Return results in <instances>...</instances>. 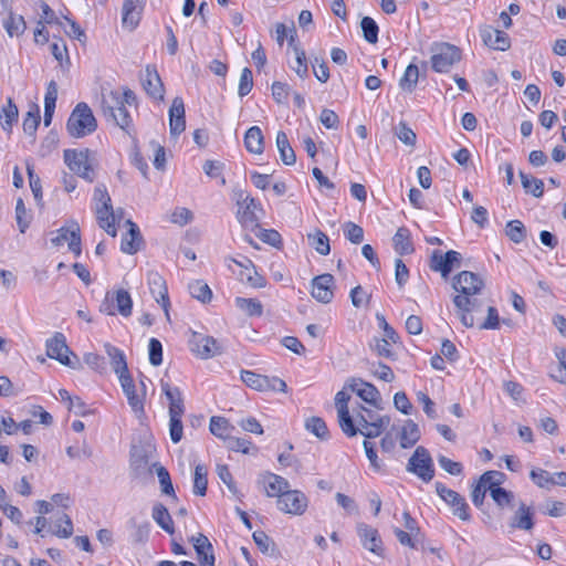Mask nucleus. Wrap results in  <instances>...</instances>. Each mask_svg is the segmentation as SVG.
I'll return each instance as SVG.
<instances>
[{
  "mask_svg": "<svg viewBox=\"0 0 566 566\" xmlns=\"http://www.w3.org/2000/svg\"><path fill=\"white\" fill-rule=\"evenodd\" d=\"M186 128L185 104L181 97L172 99L169 108V130L171 136H179Z\"/></svg>",
  "mask_w": 566,
  "mask_h": 566,
  "instance_id": "nucleus-21",
  "label": "nucleus"
},
{
  "mask_svg": "<svg viewBox=\"0 0 566 566\" xmlns=\"http://www.w3.org/2000/svg\"><path fill=\"white\" fill-rule=\"evenodd\" d=\"M345 388L356 392L364 401L371 405H375L379 398L378 389L373 384L366 382L360 378H349L346 381Z\"/></svg>",
  "mask_w": 566,
  "mask_h": 566,
  "instance_id": "nucleus-22",
  "label": "nucleus"
},
{
  "mask_svg": "<svg viewBox=\"0 0 566 566\" xmlns=\"http://www.w3.org/2000/svg\"><path fill=\"white\" fill-rule=\"evenodd\" d=\"M241 380L250 388L258 391H269V377L252 370H241Z\"/></svg>",
  "mask_w": 566,
  "mask_h": 566,
  "instance_id": "nucleus-37",
  "label": "nucleus"
},
{
  "mask_svg": "<svg viewBox=\"0 0 566 566\" xmlns=\"http://www.w3.org/2000/svg\"><path fill=\"white\" fill-rule=\"evenodd\" d=\"M357 534L361 541L363 546L377 556H384L382 541L376 528L365 524H357Z\"/></svg>",
  "mask_w": 566,
  "mask_h": 566,
  "instance_id": "nucleus-18",
  "label": "nucleus"
},
{
  "mask_svg": "<svg viewBox=\"0 0 566 566\" xmlns=\"http://www.w3.org/2000/svg\"><path fill=\"white\" fill-rule=\"evenodd\" d=\"M431 52V66L438 73L448 72L461 60V51L453 44L436 43Z\"/></svg>",
  "mask_w": 566,
  "mask_h": 566,
  "instance_id": "nucleus-6",
  "label": "nucleus"
},
{
  "mask_svg": "<svg viewBox=\"0 0 566 566\" xmlns=\"http://www.w3.org/2000/svg\"><path fill=\"white\" fill-rule=\"evenodd\" d=\"M506 235L515 243H520L525 238V229L520 220H512L506 226Z\"/></svg>",
  "mask_w": 566,
  "mask_h": 566,
  "instance_id": "nucleus-63",
  "label": "nucleus"
},
{
  "mask_svg": "<svg viewBox=\"0 0 566 566\" xmlns=\"http://www.w3.org/2000/svg\"><path fill=\"white\" fill-rule=\"evenodd\" d=\"M458 294L453 297L454 306L460 313L461 323L467 327L474 325L473 314L482 313L491 297L484 291V285H452Z\"/></svg>",
  "mask_w": 566,
  "mask_h": 566,
  "instance_id": "nucleus-1",
  "label": "nucleus"
},
{
  "mask_svg": "<svg viewBox=\"0 0 566 566\" xmlns=\"http://www.w3.org/2000/svg\"><path fill=\"white\" fill-rule=\"evenodd\" d=\"M45 346L46 355L50 358L55 359L60 364L72 369H77L80 367L78 357L70 349L66 344V338L62 333L56 332L46 340Z\"/></svg>",
  "mask_w": 566,
  "mask_h": 566,
  "instance_id": "nucleus-5",
  "label": "nucleus"
},
{
  "mask_svg": "<svg viewBox=\"0 0 566 566\" xmlns=\"http://www.w3.org/2000/svg\"><path fill=\"white\" fill-rule=\"evenodd\" d=\"M436 491L438 495L452 507L453 514L462 521H469L471 515L469 513V505L465 499L458 492L448 489L441 482H436Z\"/></svg>",
  "mask_w": 566,
  "mask_h": 566,
  "instance_id": "nucleus-11",
  "label": "nucleus"
},
{
  "mask_svg": "<svg viewBox=\"0 0 566 566\" xmlns=\"http://www.w3.org/2000/svg\"><path fill=\"white\" fill-rule=\"evenodd\" d=\"M277 507L284 513L301 515L307 507V497L301 491L289 490L277 499Z\"/></svg>",
  "mask_w": 566,
  "mask_h": 566,
  "instance_id": "nucleus-16",
  "label": "nucleus"
},
{
  "mask_svg": "<svg viewBox=\"0 0 566 566\" xmlns=\"http://www.w3.org/2000/svg\"><path fill=\"white\" fill-rule=\"evenodd\" d=\"M128 525L133 530L130 534L133 543L144 544L148 541L150 533L149 522L145 521L143 523H138L135 517H132L128 521Z\"/></svg>",
  "mask_w": 566,
  "mask_h": 566,
  "instance_id": "nucleus-40",
  "label": "nucleus"
},
{
  "mask_svg": "<svg viewBox=\"0 0 566 566\" xmlns=\"http://www.w3.org/2000/svg\"><path fill=\"white\" fill-rule=\"evenodd\" d=\"M259 483L263 485L268 496H280L290 490V483L281 475L264 472L259 478Z\"/></svg>",
  "mask_w": 566,
  "mask_h": 566,
  "instance_id": "nucleus-20",
  "label": "nucleus"
},
{
  "mask_svg": "<svg viewBox=\"0 0 566 566\" xmlns=\"http://www.w3.org/2000/svg\"><path fill=\"white\" fill-rule=\"evenodd\" d=\"M193 219V213L191 210L185 207H177L175 208L170 216L169 221L174 224L184 227L188 223H190Z\"/></svg>",
  "mask_w": 566,
  "mask_h": 566,
  "instance_id": "nucleus-55",
  "label": "nucleus"
},
{
  "mask_svg": "<svg viewBox=\"0 0 566 566\" xmlns=\"http://www.w3.org/2000/svg\"><path fill=\"white\" fill-rule=\"evenodd\" d=\"M292 31V35L289 42L290 52L293 57L289 60V66L293 70L296 75L304 80L308 76V64L305 51L296 42V31Z\"/></svg>",
  "mask_w": 566,
  "mask_h": 566,
  "instance_id": "nucleus-17",
  "label": "nucleus"
},
{
  "mask_svg": "<svg viewBox=\"0 0 566 566\" xmlns=\"http://www.w3.org/2000/svg\"><path fill=\"white\" fill-rule=\"evenodd\" d=\"M208 479L207 469L202 464H198L195 468L193 475V493L199 496H205L207 493Z\"/></svg>",
  "mask_w": 566,
  "mask_h": 566,
  "instance_id": "nucleus-48",
  "label": "nucleus"
},
{
  "mask_svg": "<svg viewBox=\"0 0 566 566\" xmlns=\"http://www.w3.org/2000/svg\"><path fill=\"white\" fill-rule=\"evenodd\" d=\"M226 263L234 279L241 283H253L258 276L254 264L245 256L229 258L226 260Z\"/></svg>",
  "mask_w": 566,
  "mask_h": 566,
  "instance_id": "nucleus-14",
  "label": "nucleus"
},
{
  "mask_svg": "<svg viewBox=\"0 0 566 566\" xmlns=\"http://www.w3.org/2000/svg\"><path fill=\"white\" fill-rule=\"evenodd\" d=\"M407 471L415 473L424 482H430L434 476V469L429 451L419 446L410 457Z\"/></svg>",
  "mask_w": 566,
  "mask_h": 566,
  "instance_id": "nucleus-9",
  "label": "nucleus"
},
{
  "mask_svg": "<svg viewBox=\"0 0 566 566\" xmlns=\"http://www.w3.org/2000/svg\"><path fill=\"white\" fill-rule=\"evenodd\" d=\"M151 516L154 521L168 534H174V521L163 503H156L153 506Z\"/></svg>",
  "mask_w": 566,
  "mask_h": 566,
  "instance_id": "nucleus-35",
  "label": "nucleus"
},
{
  "mask_svg": "<svg viewBox=\"0 0 566 566\" xmlns=\"http://www.w3.org/2000/svg\"><path fill=\"white\" fill-rule=\"evenodd\" d=\"M523 188L534 197H541L544 191V184L541 179L520 172Z\"/></svg>",
  "mask_w": 566,
  "mask_h": 566,
  "instance_id": "nucleus-50",
  "label": "nucleus"
},
{
  "mask_svg": "<svg viewBox=\"0 0 566 566\" xmlns=\"http://www.w3.org/2000/svg\"><path fill=\"white\" fill-rule=\"evenodd\" d=\"M209 429L213 436L222 439L226 442L227 439L231 436V432L234 430V427L229 422L228 419L213 416L210 419Z\"/></svg>",
  "mask_w": 566,
  "mask_h": 566,
  "instance_id": "nucleus-36",
  "label": "nucleus"
},
{
  "mask_svg": "<svg viewBox=\"0 0 566 566\" xmlns=\"http://www.w3.org/2000/svg\"><path fill=\"white\" fill-rule=\"evenodd\" d=\"M395 251L400 254H409L413 251V245L410 238V231L407 228H399L394 238Z\"/></svg>",
  "mask_w": 566,
  "mask_h": 566,
  "instance_id": "nucleus-38",
  "label": "nucleus"
},
{
  "mask_svg": "<svg viewBox=\"0 0 566 566\" xmlns=\"http://www.w3.org/2000/svg\"><path fill=\"white\" fill-rule=\"evenodd\" d=\"M15 219L21 233H24L30 224V218L28 216L24 202L21 198L15 203Z\"/></svg>",
  "mask_w": 566,
  "mask_h": 566,
  "instance_id": "nucleus-64",
  "label": "nucleus"
},
{
  "mask_svg": "<svg viewBox=\"0 0 566 566\" xmlns=\"http://www.w3.org/2000/svg\"><path fill=\"white\" fill-rule=\"evenodd\" d=\"M505 474L500 471H486L480 476V482L491 492L492 488H501Z\"/></svg>",
  "mask_w": 566,
  "mask_h": 566,
  "instance_id": "nucleus-56",
  "label": "nucleus"
},
{
  "mask_svg": "<svg viewBox=\"0 0 566 566\" xmlns=\"http://www.w3.org/2000/svg\"><path fill=\"white\" fill-rule=\"evenodd\" d=\"M193 547L201 566H214V555L212 544L203 534H198L191 538Z\"/></svg>",
  "mask_w": 566,
  "mask_h": 566,
  "instance_id": "nucleus-27",
  "label": "nucleus"
},
{
  "mask_svg": "<svg viewBox=\"0 0 566 566\" xmlns=\"http://www.w3.org/2000/svg\"><path fill=\"white\" fill-rule=\"evenodd\" d=\"M156 472L161 486V492L164 494L171 495L175 500H177L168 470L163 465H158L156 468Z\"/></svg>",
  "mask_w": 566,
  "mask_h": 566,
  "instance_id": "nucleus-54",
  "label": "nucleus"
},
{
  "mask_svg": "<svg viewBox=\"0 0 566 566\" xmlns=\"http://www.w3.org/2000/svg\"><path fill=\"white\" fill-rule=\"evenodd\" d=\"M3 28L11 38L19 36L25 30V21L22 15L10 12L3 20Z\"/></svg>",
  "mask_w": 566,
  "mask_h": 566,
  "instance_id": "nucleus-44",
  "label": "nucleus"
},
{
  "mask_svg": "<svg viewBox=\"0 0 566 566\" xmlns=\"http://www.w3.org/2000/svg\"><path fill=\"white\" fill-rule=\"evenodd\" d=\"M235 305L248 316H261L263 314V306L256 298L237 297Z\"/></svg>",
  "mask_w": 566,
  "mask_h": 566,
  "instance_id": "nucleus-45",
  "label": "nucleus"
},
{
  "mask_svg": "<svg viewBox=\"0 0 566 566\" xmlns=\"http://www.w3.org/2000/svg\"><path fill=\"white\" fill-rule=\"evenodd\" d=\"M462 255L460 252L450 250L443 253L434 250L430 258V269L441 274L442 279H448L449 274L461 268Z\"/></svg>",
  "mask_w": 566,
  "mask_h": 566,
  "instance_id": "nucleus-8",
  "label": "nucleus"
},
{
  "mask_svg": "<svg viewBox=\"0 0 566 566\" xmlns=\"http://www.w3.org/2000/svg\"><path fill=\"white\" fill-rule=\"evenodd\" d=\"M491 497L500 507H512L514 495L511 491L503 488H492L490 492Z\"/></svg>",
  "mask_w": 566,
  "mask_h": 566,
  "instance_id": "nucleus-57",
  "label": "nucleus"
},
{
  "mask_svg": "<svg viewBox=\"0 0 566 566\" xmlns=\"http://www.w3.org/2000/svg\"><path fill=\"white\" fill-rule=\"evenodd\" d=\"M419 80V69L416 64H409L405 70L399 85L402 91L412 92Z\"/></svg>",
  "mask_w": 566,
  "mask_h": 566,
  "instance_id": "nucleus-46",
  "label": "nucleus"
},
{
  "mask_svg": "<svg viewBox=\"0 0 566 566\" xmlns=\"http://www.w3.org/2000/svg\"><path fill=\"white\" fill-rule=\"evenodd\" d=\"M161 390L169 400V416H182L185 406L180 389L161 381Z\"/></svg>",
  "mask_w": 566,
  "mask_h": 566,
  "instance_id": "nucleus-29",
  "label": "nucleus"
},
{
  "mask_svg": "<svg viewBox=\"0 0 566 566\" xmlns=\"http://www.w3.org/2000/svg\"><path fill=\"white\" fill-rule=\"evenodd\" d=\"M371 292L368 291L364 285H356L350 291V300L355 307H364L369 304Z\"/></svg>",
  "mask_w": 566,
  "mask_h": 566,
  "instance_id": "nucleus-53",
  "label": "nucleus"
},
{
  "mask_svg": "<svg viewBox=\"0 0 566 566\" xmlns=\"http://www.w3.org/2000/svg\"><path fill=\"white\" fill-rule=\"evenodd\" d=\"M51 243L55 247L67 244L69 251L78 256L82 252L80 226L76 222H71L66 227L60 228L52 235Z\"/></svg>",
  "mask_w": 566,
  "mask_h": 566,
  "instance_id": "nucleus-10",
  "label": "nucleus"
},
{
  "mask_svg": "<svg viewBox=\"0 0 566 566\" xmlns=\"http://www.w3.org/2000/svg\"><path fill=\"white\" fill-rule=\"evenodd\" d=\"M57 99V85L54 81H51L45 91L44 95V125L50 126L52 117L55 111V104Z\"/></svg>",
  "mask_w": 566,
  "mask_h": 566,
  "instance_id": "nucleus-34",
  "label": "nucleus"
},
{
  "mask_svg": "<svg viewBox=\"0 0 566 566\" xmlns=\"http://www.w3.org/2000/svg\"><path fill=\"white\" fill-rule=\"evenodd\" d=\"M360 25L365 40L369 43H376L378 41L379 31L376 21L370 17H365L363 18Z\"/></svg>",
  "mask_w": 566,
  "mask_h": 566,
  "instance_id": "nucleus-58",
  "label": "nucleus"
},
{
  "mask_svg": "<svg viewBox=\"0 0 566 566\" xmlns=\"http://www.w3.org/2000/svg\"><path fill=\"white\" fill-rule=\"evenodd\" d=\"M144 0H124L122 23L125 28L135 29L140 20Z\"/></svg>",
  "mask_w": 566,
  "mask_h": 566,
  "instance_id": "nucleus-26",
  "label": "nucleus"
},
{
  "mask_svg": "<svg viewBox=\"0 0 566 566\" xmlns=\"http://www.w3.org/2000/svg\"><path fill=\"white\" fill-rule=\"evenodd\" d=\"M253 87V75L252 71L249 67H244L241 72L238 94L240 97L247 96Z\"/></svg>",
  "mask_w": 566,
  "mask_h": 566,
  "instance_id": "nucleus-62",
  "label": "nucleus"
},
{
  "mask_svg": "<svg viewBox=\"0 0 566 566\" xmlns=\"http://www.w3.org/2000/svg\"><path fill=\"white\" fill-rule=\"evenodd\" d=\"M311 295L321 303H329L334 297L332 285H310Z\"/></svg>",
  "mask_w": 566,
  "mask_h": 566,
  "instance_id": "nucleus-59",
  "label": "nucleus"
},
{
  "mask_svg": "<svg viewBox=\"0 0 566 566\" xmlns=\"http://www.w3.org/2000/svg\"><path fill=\"white\" fill-rule=\"evenodd\" d=\"M63 159L72 172L88 182L94 181V159L90 149H65Z\"/></svg>",
  "mask_w": 566,
  "mask_h": 566,
  "instance_id": "nucleus-4",
  "label": "nucleus"
},
{
  "mask_svg": "<svg viewBox=\"0 0 566 566\" xmlns=\"http://www.w3.org/2000/svg\"><path fill=\"white\" fill-rule=\"evenodd\" d=\"M128 104H123L120 108H117L107 118L113 119L115 124L123 130L129 132L132 126V117L126 108Z\"/></svg>",
  "mask_w": 566,
  "mask_h": 566,
  "instance_id": "nucleus-52",
  "label": "nucleus"
},
{
  "mask_svg": "<svg viewBox=\"0 0 566 566\" xmlns=\"http://www.w3.org/2000/svg\"><path fill=\"white\" fill-rule=\"evenodd\" d=\"M390 421L391 418L387 415L381 416V418H377V422H367L364 418H358V432L366 439L377 438L390 424Z\"/></svg>",
  "mask_w": 566,
  "mask_h": 566,
  "instance_id": "nucleus-28",
  "label": "nucleus"
},
{
  "mask_svg": "<svg viewBox=\"0 0 566 566\" xmlns=\"http://www.w3.org/2000/svg\"><path fill=\"white\" fill-rule=\"evenodd\" d=\"M308 244L319 254L327 255L331 251L329 239L321 230L307 234Z\"/></svg>",
  "mask_w": 566,
  "mask_h": 566,
  "instance_id": "nucleus-41",
  "label": "nucleus"
},
{
  "mask_svg": "<svg viewBox=\"0 0 566 566\" xmlns=\"http://www.w3.org/2000/svg\"><path fill=\"white\" fill-rule=\"evenodd\" d=\"M512 528H518L530 531L534 526L533 514L531 509L525 504L521 503L517 511L510 522Z\"/></svg>",
  "mask_w": 566,
  "mask_h": 566,
  "instance_id": "nucleus-32",
  "label": "nucleus"
},
{
  "mask_svg": "<svg viewBox=\"0 0 566 566\" xmlns=\"http://www.w3.org/2000/svg\"><path fill=\"white\" fill-rule=\"evenodd\" d=\"M40 124V108L33 104L23 119V130L32 135Z\"/></svg>",
  "mask_w": 566,
  "mask_h": 566,
  "instance_id": "nucleus-51",
  "label": "nucleus"
},
{
  "mask_svg": "<svg viewBox=\"0 0 566 566\" xmlns=\"http://www.w3.org/2000/svg\"><path fill=\"white\" fill-rule=\"evenodd\" d=\"M125 226L127 227V232L122 238L120 250L124 253L134 254L139 250L143 238L138 226L130 219L125 220Z\"/></svg>",
  "mask_w": 566,
  "mask_h": 566,
  "instance_id": "nucleus-24",
  "label": "nucleus"
},
{
  "mask_svg": "<svg viewBox=\"0 0 566 566\" xmlns=\"http://www.w3.org/2000/svg\"><path fill=\"white\" fill-rule=\"evenodd\" d=\"M338 415V423L343 432L348 437H354L358 433L359 426L356 427L352 416L349 415V409H345L343 407L342 410L337 411Z\"/></svg>",
  "mask_w": 566,
  "mask_h": 566,
  "instance_id": "nucleus-49",
  "label": "nucleus"
},
{
  "mask_svg": "<svg viewBox=\"0 0 566 566\" xmlns=\"http://www.w3.org/2000/svg\"><path fill=\"white\" fill-rule=\"evenodd\" d=\"M238 219L241 224L249 227L258 222V212L262 211L260 202L242 191L239 195L238 201Z\"/></svg>",
  "mask_w": 566,
  "mask_h": 566,
  "instance_id": "nucleus-15",
  "label": "nucleus"
},
{
  "mask_svg": "<svg viewBox=\"0 0 566 566\" xmlns=\"http://www.w3.org/2000/svg\"><path fill=\"white\" fill-rule=\"evenodd\" d=\"M531 480L542 489L553 485V474L543 469H533L530 473Z\"/></svg>",
  "mask_w": 566,
  "mask_h": 566,
  "instance_id": "nucleus-61",
  "label": "nucleus"
},
{
  "mask_svg": "<svg viewBox=\"0 0 566 566\" xmlns=\"http://www.w3.org/2000/svg\"><path fill=\"white\" fill-rule=\"evenodd\" d=\"M104 348L107 356L109 357L113 370L118 376V379H120L122 376L130 375L123 350L108 343L105 344Z\"/></svg>",
  "mask_w": 566,
  "mask_h": 566,
  "instance_id": "nucleus-30",
  "label": "nucleus"
},
{
  "mask_svg": "<svg viewBox=\"0 0 566 566\" xmlns=\"http://www.w3.org/2000/svg\"><path fill=\"white\" fill-rule=\"evenodd\" d=\"M133 301L127 291L118 289L108 291L101 304V312L115 315L118 312L122 316L128 317L132 314Z\"/></svg>",
  "mask_w": 566,
  "mask_h": 566,
  "instance_id": "nucleus-7",
  "label": "nucleus"
},
{
  "mask_svg": "<svg viewBox=\"0 0 566 566\" xmlns=\"http://www.w3.org/2000/svg\"><path fill=\"white\" fill-rule=\"evenodd\" d=\"M421 433L418 424L408 419L405 421L400 433H399V442L402 449H409L413 447L420 440Z\"/></svg>",
  "mask_w": 566,
  "mask_h": 566,
  "instance_id": "nucleus-31",
  "label": "nucleus"
},
{
  "mask_svg": "<svg viewBox=\"0 0 566 566\" xmlns=\"http://www.w3.org/2000/svg\"><path fill=\"white\" fill-rule=\"evenodd\" d=\"M305 428L321 440L328 439L329 432L325 421L319 417H311L305 421Z\"/></svg>",
  "mask_w": 566,
  "mask_h": 566,
  "instance_id": "nucleus-47",
  "label": "nucleus"
},
{
  "mask_svg": "<svg viewBox=\"0 0 566 566\" xmlns=\"http://www.w3.org/2000/svg\"><path fill=\"white\" fill-rule=\"evenodd\" d=\"M97 128L96 118L86 103H78L72 111L66 132L73 138H83L93 134Z\"/></svg>",
  "mask_w": 566,
  "mask_h": 566,
  "instance_id": "nucleus-3",
  "label": "nucleus"
},
{
  "mask_svg": "<svg viewBox=\"0 0 566 566\" xmlns=\"http://www.w3.org/2000/svg\"><path fill=\"white\" fill-rule=\"evenodd\" d=\"M19 111L12 99L9 98L7 105L0 113V125L3 130L11 132L12 125L18 120Z\"/></svg>",
  "mask_w": 566,
  "mask_h": 566,
  "instance_id": "nucleus-43",
  "label": "nucleus"
},
{
  "mask_svg": "<svg viewBox=\"0 0 566 566\" xmlns=\"http://www.w3.org/2000/svg\"><path fill=\"white\" fill-rule=\"evenodd\" d=\"M480 35L486 46L492 50L506 51L511 46L510 36L493 27L485 25L480 30Z\"/></svg>",
  "mask_w": 566,
  "mask_h": 566,
  "instance_id": "nucleus-19",
  "label": "nucleus"
},
{
  "mask_svg": "<svg viewBox=\"0 0 566 566\" xmlns=\"http://www.w3.org/2000/svg\"><path fill=\"white\" fill-rule=\"evenodd\" d=\"M51 532L61 538L71 537L73 534V522L71 517L65 513H61L60 516L53 522Z\"/></svg>",
  "mask_w": 566,
  "mask_h": 566,
  "instance_id": "nucleus-42",
  "label": "nucleus"
},
{
  "mask_svg": "<svg viewBox=\"0 0 566 566\" xmlns=\"http://www.w3.org/2000/svg\"><path fill=\"white\" fill-rule=\"evenodd\" d=\"M142 82L145 91L150 97L157 101L164 99V85L155 67H146Z\"/></svg>",
  "mask_w": 566,
  "mask_h": 566,
  "instance_id": "nucleus-23",
  "label": "nucleus"
},
{
  "mask_svg": "<svg viewBox=\"0 0 566 566\" xmlns=\"http://www.w3.org/2000/svg\"><path fill=\"white\" fill-rule=\"evenodd\" d=\"M94 210L98 226L113 238L117 234V226L123 220V211H115L111 205V197L104 186L94 190Z\"/></svg>",
  "mask_w": 566,
  "mask_h": 566,
  "instance_id": "nucleus-2",
  "label": "nucleus"
},
{
  "mask_svg": "<svg viewBox=\"0 0 566 566\" xmlns=\"http://www.w3.org/2000/svg\"><path fill=\"white\" fill-rule=\"evenodd\" d=\"M136 102V96L133 91L124 90V91H103L102 93V111L103 114L108 117L112 113H114L117 108H120L123 104H128L129 106Z\"/></svg>",
  "mask_w": 566,
  "mask_h": 566,
  "instance_id": "nucleus-12",
  "label": "nucleus"
},
{
  "mask_svg": "<svg viewBox=\"0 0 566 566\" xmlns=\"http://www.w3.org/2000/svg\"><path fill=\"white\" fill-rule=\"evenodd\" d=\"M253 541L258 548L268 555L274 554V543L272 539L262 531H255L252 535Z\"/></svg>",
  "mask_w": 566,
  "mask_h": 566,
  "instance_id": "nucleus-60",
  "label": "nucleus"
},
{
  "mask_svg": "<svg viewBox=\"0 0 566 566\" xmlns=\"http://www.w3.org/2000/svg\"><path fill=\"white\" fill-rule=\"evenodd\" d=\"M192 352L203 359L213 357L221 353L217 340L211 336L193 335L191 340Z\"/></svg>",
  "mask_w": 566,
  "mask_h": 566,
  "instance_id": "nucleus-25",
  "label": "nucleus"
},
{
  "mask_svg": "<svg viewBox=\"0 0 566 566\" xmlns=\"http://www.w3.org/2000/svg\"><path fill=\"white\" fill-rule=\"evenodd\" d=\"M119 382L133 412L137 418H142L145 415L146 390L138 392L130 375L122 376Z\"/></svg>",
  "mask_w": 566,
  "mask_h": 566,
  "instance_id": "nucleus-13",
  "label": "nucleus"
},
{
  "mask_svg": "<svg viewBox=\"0 0 566 566\" xmlns=\"http://www.w3.org/2000/svg\"><path fill=\"white\" fill-rule=\"evenodd\" d=\"M276 147L280 153L281 160L287 165H294L296 156L293 148L290 145L289 138L284 132H279L276 135Z\"/></svg>",
  "mask_w": 566,
  "mask_h": 566,
  "instance_id": "nucleus-39",
  "label": "nucleus"
},
{
  "mask_svg": "<svg viewBox=\"0 0 566 566\" xmlns=\"http://www.w3.org/2000/svg\"><path fill=\"white\" fill-rule=\"evenodd\" d=\"M244 145L248 151L260 155L264 150V139L260 127H250L244 136Z\"/></svg>",
  "mask_w": 566,
  "mask_h": 566,
  "instance_id": "nucleus-33",
  "label": "nucleus"
}]
</instances>
